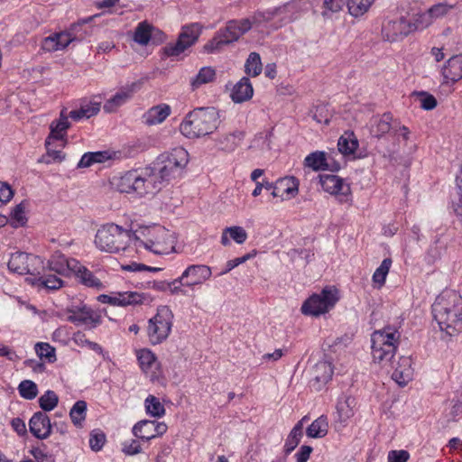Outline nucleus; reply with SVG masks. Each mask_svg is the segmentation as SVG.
<instances>
[{
	"mask_svg": "<svg viewBox=\"0 0 462 462\" xmlns=\"http://www.w3.org/2000/svg\"><path fill=\"white\" fill-rule=\"evenodd\" d=\"M188 162V152L182 147H176L160 155L153 168L130 171L120 176L116 182V189L136 198L153 195L163 181L180 177Z\"/></svg>",
	"mask_w": 462,
	"mask_h": 462,
	"instance_id": "obj_1",
	"label": "nucleus"
},
{
	"mask_svg": "<svg viewBox=\"0 0 462 462\" xmlns=\"http://www.w3.org/2000/svg\"><path fill=\"white\" fill-rule=\"evenodd\" d=\"M434 319L442 331L453 336L462 329V296L453 290H444L432 304Z\"/></svg>",
	"mask_w": 462,
	"mask_h": 462,
	"instance_id": "obj_2",
	"label": "nucleus"
},
{
	"mask_svg": "<svg viewBox=\"0 0 462 462\" xmlns=\"http://www.w3.org/2000/svg\"><path fill=\"white\" fill-rule=\"evenodd\" d=\"M261 11L254 12L249 17L232 19L226 23L225 27L219 29L213 38L203 47L207 53H217L226 46L239 41V39L253 28L264 25Z\"/></svg>",
	"mask_w": 462,
	"mask_h": 462,
	"instance_id": "obj_3",
	"label": "nucleus"
},
{
	"mask_svg": "<svg viewBox=\"0 0 462 462\" xmlns=\"http://www.w3.org/2000/svg\"><path fill=\"white\" fill-rule=\"evenodd\" d=\"M218 124V113L214 107H198L188 113L180 124V133L196 139L211 134Z\"/></svg>",
	"mask_w": 462,
	"mask_h": 462,
	"instance_id": "obj_4",
	"label": "nucleus"
},
{
	"mask_svg": "<svg viewBox=\"0 0 462 462\" xmlns=\"http://www.w3.org/2000/svg\"><path fill=\"white\" fill-rule=\"evenodd\" d=\"M137 246H143L156 254H169L174 249V233L161 225L140 227L133 235Z\"/></svg>",
	"mask_w": 462,
	"mask_h": 462,
	"instance_id": "obj_5",
	"label": "nucleus"
},
{
	"mask_svg": "<svg viewBox=\"0 0 462 462\" xmlns=\"http://www.w3.org/2000/svg\"><path fill=\"white\" fill-rule=\"evenodd\" d=\"M399 339L400 333L391 326L374 331L371 335L374 362L383 368L391 366L399 345Z\"/></svg>",
	"mask_w": 462,
	"mask_h": 462,
	"instance_id": "obj_6",
	"label": "nucleus"
},
{
	"mask_svg": "<svg viewBox=\"0 0 462 462\" xmlns=\"http://www.w3.org/2000/svg\"><path fill=\"white\" fill-rule=\"evenodd\" d=\"M132 234L116 224H107L96 234L97 247L106 253L115 254L124 251L129 245Z\"/></svg>",
	"mask_w": 462,
	"mask_h": 462,
	"instance_id": "obj_7",
	"label": "nucleus"
},
{
	"mask_svg": "<svg viewBox=\"0 0 462 462\" xmlns=\"http://www.w3.org/2000/svg\"><path fill=\"white\" fill-rule=\"evenodd\" d=\"M303 12L300 2L291 1L278 7L261 11L260 17H263L264 24L270 23L272 29L277 30L299 19Z\"/></svg>",
	"mask_w": 462,
	"mask_h": 462,
	"instance_id": "obj_8",
	"label": "nucleus"
},
{
	"mask_svg": "<svg viewBox=\"0 0 462 462\" xmlns=\"http://www.w3.org/2000/svg\"><path fill=\"white\" fill-rule=\"evenodd\" d=\"M172 312L167 306L158 309L154 317L149 319L147 336L151 344H161L169 337L172 327Z\"/></svg>",
	"mask_w": 462,
	"mask_h": 462,
	"instance_id": "obj_9",
	"label": "nucleus"
},
{
	"mask_svg": "<svg viewBox=\"0 0 462 462\" xmlns=\"http://www.w3.org/2000/svg\"><path fill=\"white\" fill-rule=\"evenodd\" d=\"M338 300L337 291L325 287L320 293H314L301 306V312L310 316H319L328 312Z\"/></svg>",
	"mask_w": 462,
	"mask_h": 462,
	"instance_id": "obj_10",
	"label": "nucleus"
},
{
	"mask_svg": "<svg viewBox=\"0 0 462 462\" xmlns=\"http://www.w3.org/2000/svg\"><path fill=\"white\" fill-rule=\"evenodd\" d=\"M202 32V26L198 23L182 26L175 43L167 44L164 49V54L167 57H177L191 47L199 40Z\"/></svg>",
	"mask_w": 462,
	"mask_h": 462,
	"instance_id": "obj_11",
	"label": "nucleus"
},
{
	"mask_svg": "<svg viewBox=\"0 0 462 462\" xmlns=\"http://www.w3.org/2000/svg\"><path fill=\"white\" fill-rule=\"evenodd\" d=\"M67 320L76 325H85L90 328L101 323V316L86 304L71 306L66 309Z\"/></svg>",
	"mask_w": 462,
	"mask_h": 462,
	"instance_id": "obj_12",
	"label": "nucleus"
},
{
	"mask_svg": "<svg viewBox=\"0 0 462 462\" xmlns=\"http://www.w3.org/2000/svg\"><path fill=\"white\" fill-rule=\"evenodd\" d=\"M393 138L396 142L393 149V153L411 156L416 152V140L407 126L397 124L393 128Z\"/></svg>",
	"mask_w": 462,
	"mask_h": 462,
	"instance_id": "obj_13",
	"label": "nucleus"
},
{
	"mask_svg": "<svg viewBox=\"0 0 462 462\" xmlns=\"http://www.w3.org/2000/svg\"><path fill=\"white\" fill-rule=\"evenodd\" d=\"M78 27H79V24H72L66 32L53 33L46 37L42 42V49L50 52L65 49L70 42L79 38L75 32Z\"/></svg>",
	"mask_w": 462,
	"mask_h": 462,
	"instance_id": "obj_14",
	"label": "nucleus"
},
{
	"mask_svg": "<svg viewBox=\"0 0 462 462\" xmlns=\"http://www.w3.org/2000/svg\"><path fill=\"white\" fill-rule=\"evenodd\" d=\"M211 269L204 264H192L187 267L176 282L184 281L186 287L200 285L211 276Z\"/></svg>",
	"mask_w": 462,
	"mask_h": 462,
	"instance_id": "obj_15",
	"label": "nucleus"
},
{
	"mask_svg": "<svg viewBox=\"0 0 462 462\" xmlns=\"http://www.w3.org/2000/svg\"><path fill=\"white\" fill-rule=\"evenodd\" d=\"M414 32L411 22L404 17L388 21L383 27V33L389 42H396Z\"/></svg>",
	"mask_w": 462,
	"mask_h": 462,
	"instance_id": "obj_16",
	"label": "nucleus"
},
{
	"mask_svg": "<svg viewBox=\"0 0 462 462\" xmlns=\"http://www.w3.org/2000/svg\"><path fill=\"white\" fill-rule=\"evenodd\" d=\"M135 84L132 83L121 87L112 97L104 104L103 109L106 113L117 111L119 107L130 101L135 92Z\"/></svg>",
	"mask_w": 462,
	"mask_h": 462,
	"instance_id": "obj_17",
	"label": "nucleus"
},
{
	"mask_svg": "<svg viewBox=\"0 0 462 462\" xmlns=\"http://www.w3.org/2000/svg\"><path fill=\"white\" fill-rule=\"evenodd\" d=\"M69 126L68 115L61 111L60 117L50 125V134L46 138V143L49 144L51 142H60V146L64 147L67 143L66 135Z\"/></svg>",
	"mask_w": 462,
	"mask_h": 462,
	"instance_id": "obj_18",
	"label": "nucleus"
},
{
	"mask_svg": "<svg viewBox=\"0 0 462 462\" xmlns=\"http://www.w3.org/2000/svg\"><path fill=\"white\" fill-rule=\"evenodd\" d=\"M299 191V180L293 176L280 178L275 181L273 199H292Z\"/></svg>",
	"mask_w": 462,
	"mask_h": 462,
	"instance_id": "obj_19",
	"label": "nucleus"
},
{
	"mask_svg": "<svg viewBox=\"0 0 462 462\" xmlns=\"http://www.w3.org/2000/svg\"><path fill=\"white\" fill-rule=\"evenodd\" d=\"M38 261L35 255L23 252H15L11 254L8 262V269L20 275L33 274L31 271V264Z\"/></svg>",
	"mask_w": 462,
	"mask_h": 462,
	"instance_id": "obj_20",
	"label": "nucleus"
},
{
	"mask_svg": "<svg viewBox=\"0 0 462 462\" xmlns=\"http://www.w3.org/2000/svg\"><path fill=\"white\" fill-rule=\"evenodd\" d=\"M319 181L323 190L331 195L346 198L350 194L349 184L339 176L325 174L320 176Z\"/></svg>",
	"mask_w": 462,
	"mask_h": 462,
	"instance_id": "obj_21",
	"label": "nucleus"
},
{
	"mask_svg": "<svg viewBox=\"0 0 462 462\" xmlns=\"http://www.w3.org/2000/svg\"><path fill=\"white\" fill-rule=\"evenodd\" d=\"M137 357L142 370L145 374H150V380L152 382L159 380L162 371L155 355L149 349H142L138 352Z\"/></svg>",
	"mask_w": 462,
	"mask_h": 462,
	"instance_id": "obj_22",
	"label": "nucleus"
},
{
	"mask_svg": "<svg viewBox=\"0 0 462 462\" xmlns=\"http://www.w3.org/2000/svg\"><path fill=\"white\" fill-rule=\"evenodd\" d=\"M30 432L39 439H47L51 433L49 416L43 411L35 412L29 420Z\"/></svg>",
	"mask_w": 462,
	"mask_h": 462,
	"instance_id": "obj_23",
	"label": "nucleus"
},
{
	"mask_svg": "<svg viewBox=\"0 0 462 462\" xmlns=\"http://www.w3.org/2000/svg\"><path fill=\"white\" fill-rule=\"evenodd\" d=\"M304 166L315 171L327 170L337 171L341 168V164L339 162L329 164L327 153L321 151H316L308 154L304 159Z\"/></svg>",
	"mask_w": 462,
	"mask_h": 462,
	"instance_id": "obj_24",
	"label": "nucleus"
},
{
	"mask_svg": "<svg viewBox=\"0 0 462 462\" xmlns=\"http://www.w3.org/2000/svg\"><path fill=\"white\" fill-rule=\"evenodd\" d=\"M152 34L154 36L158 35L161 41H163L165 38L162 31L156 29L148 22L143 21L137 24L133 40L141 46H146L150 42Z\"/></svg>",
	"mask_w": 462,
	"mask_h": 462,
	"instance_id": "obj_25",
	"label": "nucleus"
},
{
	"mask_svg": "<svg viewBox=\"0 0 462 462\" xmlns=\"http://www.w3.org/2000/svg\"><path fill=\"white\" fill-rule=\"evenodd\" d=\"M444 83L454 84L462 79V55H455L448 60L441 69Z\"/></svg>",
	"mask_w": 462,
	"mask_h": 462,
	"instance_id": "obj_26",
	"label": "nucleus"
},
{
	"mask_svg": "<svg viewBox=\"0 0 462 462\" xmlns=\"http://www.w3.org/2000/svg\"><path fill=\"white\" fill-rule=\"evenodd\" d=\"M171 107L165 103L153 106L143 115L144 125L152 126L163 123L171 115Z\"/></svg>",
	"mask_w": 462,
	"mask_h": 462,
	"instance_id": "obj_27",
	"label": "nucleus"
},
{
	"mask_svg": "<svg viewBox=\"0 0 462 462\" xmlns=\"http://www.w3.org/2000/svg\"><path fill=\"white\" fill-rule=\"evenodd\" d=\"M412 361L410 356H401L397 366L394 367L392 378L401 386H404L411 380L413 374V368L411 366Z\"/></svg>",
	"mask_w": 462,
	"mask_h": 462,
	"instance_id": "obj_28",
	"label": "nucleus"
},
{
	"mask_svg": "<svg viewBox=\"0 0 462 462\" xmlns=\"http://www.w3.org/2000/svg\"><path fill=\"white\" fill-rule=\"evenodd\" d=\"M333 369L331 364L327 361H320L316 364L313 369L312 386L320 390L323 385L332 379Z\"/></svg>",
	"mask_w": 462,
	"mask_h": 462,
	"instance_id": "obj_29",
	"label": "nucleus"
},
{
	"mask_svg": "<svg viewBox=\"0 0 462 462\" xmlns=\"http://www.w3.org/2000/svg\"><path fill=\"white\" fill-rule=\"evenodd\" d=\"M254 88L249 79L244 77L236 83L231 90L230 97L235 103H243L252 98Z\"/></svg>",
	"mask_w": 462,
	"mask_h": 462,
	"instance_id": "obj_30",
	"label": "nucleus"
},
{
	"mask_svg": "<svg viewBox=\"0 0 462 462\" xmlns=\"http://www.w3.org/2000/svg\"><path fill=\"white\" fill-rule=\"evenodd\" d=\"M77 260L63 254L53 255L49 261V268L60 275H69L77 267Z\"/></svg>",
	"mask_w": 462,
	"mask_h": 462,
	"instance_id": "obj_31",
	"label": "nucleus"
},
{
	"mask_svg": "<svg viewBox=\"0 0 462 462\" xmlns=\"http://www.w3.org/2000/svg\"><path fill=\"white\" fill-rule=\"evenodd\" d=\"M72 273L75 274L80 283L87 287L94 288L97 290L104 289V285L101 281L97 278L87 267L83 266L79 261L77 262V267H75Z\"/></svg>",
	"mask_w": 462,
	"mask_h": 462,
	"instance_id": "obj_32",
	"label": "nucleus"
},
{
	"mask_svg": "<svg viewBox=\"0 0 462 462\" xmlns=\"http://www.w3.org/2000/svg\"><path fill=\"white\" fill-rule=\"evenodd\" d=\"M392 122L393 116L389 113L374 117L371 125V134L375 137H381L391 130L393 133L396 125H392Z\"/></svg>",
	"mask_w": 462,
	"mask_h": 462,
	"instance_id": "obj_33",
	"label": "nucleus"
},
{
	"mask_svg": "<svg viewBox=\"0 0 462 462\" xmlns=\"http://www.w3.org/2000/svg\"><path fill=\"white\" fill-rule=\"evenodd\" d=\"M356 405L355 397L343 393L337 400V411L340 420L346 421L354 415V409Z\"/></svg>",
	"mask_w": 462,
	"mask_h": 462,
	"instance_id": "obj_34",
	"label": "nucleus"
},
{
	"mask_svg": "<svg viewBox=\"0 0 462 462\" xmlns=\"http://www.w3.org/2000/svg\"><path fill=\"white\" fill-rule=\"evenodd\" d=\"M26 281L39 288L55 291L63 286V281L56 275L45 274L40 277H28Z\"/></svg>",
	"mask_w": 462,
	"mask_h": 462,
	"instance_id": "obj_35",
	"label": "nucleus"
},
{
	"mask_svg": "<svg viewBox=\"0 0 462 462\" xmlns=\"http://www.w3.org/2000/svg\"><path fill=\"white\" fill-rule=\"evenodd\" d=\"M112 158L113 155L108 151L88 152L81 156L78 168H88L95 163L106 162Z\"/></svg>",
	"mask_w": 462,
	"mask_h": 462,
	"instance_id": "obj_36",
	"label": "nucleus"
},
{
	"mask_svg": "<svg viewBox=\"0 0 462 462\" xmlns=\"http://www.w3.org/2000/svg\"><path fill=\"white\" fill-rule=\"evenodd\" d=\"M244 137L245 133L243 131L236 130L220 136L217 139V146L223 151L232 152L241 143Z\"/></svg>",
	"mask_w": 462,
	"mask_h": 462,
	"instance_id": "obj_37",
	"label": "nucleus"
},
{
	"mask_svg": "<svg viewBox=\"0 0 462 462\" xmlns=\"http://www.w3.org/2000/svg\"><path fill=\"white\" fill-rule=\"evenodd\" d=\"M133 434L145 441L154 439V420H143L137 422L133 428Z\"/></svg>",
	"mask_w": 462,
	"mask_h": 462,
	"instance_id": "obj_38",
	"label": "nucleus"
},
{
	"mask_svg": "<svg viewBox=\"0 0 462 462\" xmlns=\"http://www.w3.org/2000/svg\"><path fill=\"white\" fill-rule=\"evenodd\" d=\"M302 435V420H299L292 428L285 440L283 447L285 455L291 454L296 448L300 442Z\"/></svg>",
	"mask_w": 462,
	"mask_h": 462,
	"instance_id": "obj_39",
	"label": "nucleus"
},
{
	"mask_svg": "<svg viewBox=\"0 0 462 462\" xmlns=\"http://www.w3.org/2000/svg\"><path fill=\"white\" fill-rule=\"evenodd\" d=\"M328 430V419L322 415L312 421L307 428L306 434L309 438L320 439L327 435Z\"/></svg>",
	"mask_w": 462,
	"mask_h": 462,
	"instance_id": "obj_40",
	"label": "nucleus"
},
{
	"mask_svg": "<svg viewBox=\"0 0 462 462\" xmlns=\"http://www.w3.org/2000/svg\"><path fill=\"white\" fill-rule=\"evenodd\" d=\"M338 152L343 155H352L358 148V141L353 134L343 135L337 142Z\"/></svg>",
	"mask_w": 462,
	"mask_h": 462,
	"instance_id": "obj_41",
	"label": "nucleus"
},
{
	"mask_svg": "<svg viewBox=\"0 0 462 462\" xmlns=\"http://www.w3.org/2000/svg\"><path fill=\"white\" fill-rule=\"evenodd\" d=\"M87 415V402L85 401H78L72 406L69 411V417L72 423L76 427H82V423Z\"/></svg>",
	"mask_w": 462,
	"mask_h": 462,
	"instance_id": "obj_42",
	"label": "nucleus"
},
{
	"mask_svg": "<svg viewBox=\"0 0 462 462\" xmlns=\"http://www.w3.org/2000/svg\"><path fill=\"white\" fill-rule=\"evenodd\" d=\"M374 2V0H348L349 14L354 17H361L368 12Z\"/></svg>",
	"mask_w": 462,
	"mask_h": 462,
	"instance_id": "obj_43",
	"label": "nucleus"
},
{
	"mask_svg": "<svg viewBox=\"0 0 462 462\" xmlns=\"http://www.w3.org/2000/svg\"><path fill=\"white\" fill-rule=\"evenodd\" d=\"M144 300L143 294L137 291H124L116 293V305L127 306L143 303Z\"/></svg>",
	"mask_w": 462,
	"mask_h": 462,
	"instance_id": "obj_44",
	"label": "nucleus"
},
{
	"mask_svg": "<svg viewBox=\"0 0 462 462\" xmlns=\"http://www.w3.org/2000/svg\"><path fill=\"white\" fill-rule=\"evenodd\" d=\"M10 225L14 227L24 226L28 221L27 214L23 204H16L12 209L9 217Z\"/></svg>",
	"mask_w": 462,
	"mask_h": 462,
	"instance_id": "obj_45",
	"label": "nucleus"
},
{
	"mask_svg": "<svg viewBox=\"0 0 462 462\" xmlns=\"http://www.w3.org/2000/svg\"><path fill=\"white\" fill-rule=\"evenodd\" d=\"M146 412L155 418H161L165 414V408L160 400L154 395H149L144 401Z\"/></svg>",
	"mask_w": 462,
	"mask_h": 462,
	"instance_id": "obj_46",
	"label": "nucleus"
},
{
	"mask_svg": "<svg viewBox=\"0 0 462 462\" xmlns=\"http://www.w3.org/2000/svg\"><path fill=\"white\" fill-rule=\"evenodd\" d=\"M216 78L215 69L210 67H203L199 69L195 78L191 79V85L194 88L201 85L212 82Z\"/></svg>",
	"mask_w": 462,
	"mask_h": 462,
	"instance_id": "obj_47",
	"label": "nucleus"
},
{
	"mask_svg": "<svg viewBox=\"0 0 462 462\" xmlns=\"http://www.w3.org/2000/svg\"><path fill=\"white\" fill-rule=\"evenodd\" d=\"M245 73L256 77L261 74L263 65L261 57L257 52H251L245 64Z\"/></svg>",
	"mask_w": 462,
	"mask_h": 462,
	"instance_id": "obj_48",
	"label": "nucleus"
},
{
	"mask_svg": "<svg viewBox=\"0 0 462 462\" xmlns=\"http://www.w3.org/2000/svg\"><path fill=\"white\" fill-rule=\"evenodd\" d=\"M43 412L52 411L59 402V397L54 391H46L38 400Z\"/></svg>",
	"mask_w": 462,
	"mask_h": 462,
	"instance_id": "obj_49",
	"label": "nucleus"
},
{
	"mask_svg": "<svg viewBox=\"0 0 462 462\" xmlns=\"http://www.w3.org/2000/svg\"><path fill=\"white\" fill-rule=\"evenodd\" d=\"M21 397L25 400H33L38 395L37 384L31 380H23L18 385Z\"/></svg>",
	"mask_w": 462,
	"mask_h": 462,
	"instance_id": "obj_50",
	"label": "nucleus"
},
{
	"mask_svg": "<svg viewBox=\"0 0 462 462\" xmlns=\"http://www.w3.org/2000/svg\"><path fill=\"white\" fill-rule=\"evenodd\" d=\"M34 348L41 359L45 358L49 363H54L56 361L55 348L49 343H36Z\"/></svg>",
	"mask_w": 462,
	"mask_h": 462,
	"instance_id": "obj_51",
	"label": "nucleus"
},
{
	"mask_svg": "<svg viewBox=\"0 0 462 462\" xmlns=\"http://www.w3.org/2000/svg\"><path fill=\"white\" fill-rule=\"evenodd\" d=\"M392 265V260L385 258L373 274V282L382 286L384 284L386 276Z\"/></svg>",
	"mask_w": 462,
	"mask_h": 462,
	"instance_id": "obj_52",
	"label": "nucleus"
},
{
	"mask_svg": "<svg viewBox=\"0 0 462 462\" xmlns=\"http://www.w3.org/2000/svg\"><path fill=\"white\" fill-rule=\"evenodd\" d=\"M455 8L454 5L448 4L447 2L438 3L429 8V11L435 22L438 19L444 18L447 16L453 9Z\"/></svg>",
	"mask_w": 462,
	"mask_h": 462,
	"instance_id": "obj_53",
	"label": "nucleus"
},
{
	"mask_svg": "<svg viewBox=\"0 0 462 462\" xmlns=\"http://www.w3.org/2000/svg\"><path fill=\"white\" fill-rule=\"evenodd\" d=\"M345 5V0H324L322 5V16L330 18L333 14L338 13Z\"/></svg>",
	"mask_w": 462,
	"mask_h": 462,
	"instance_id": "obj_54",
	"label": "nucleus"
},
{
	"mask_svg": "<svg viewBox=\"0 0 462 462\" xmlns=\"http://www.w3.org/2000/svg\"><path fill=\"white\" fill-rule=\"evenodd\" d=\"M433 23V18L431 17V14L428 10L424 13L417 14L414 17V21L411 22V26L414 27V31L423 30L429 27Z\"/></svg>",
	"mask_w": 462,
	"mask_h": 462,
	"instance_id": "obj_55",
	"label": "nucleus"
},
{
	"mask_svg": "<svg viewBox=\"0 0 462 462\" xmlns=\"http://www.w3.org/2000/svg\"><path fill=\"white\" fill-rule=\"evenodd\" d=\"M106 442V435L100 430H94L90 433L89 446L93 451H99Z\"/></svg>",
	"mask_w": 462,
	"mask_h": 462,
	"instance_id": "obj_56",
	"label": "nucleus"
},
{
	"mask_svg": "<svg viewBox=\"0 0 462 462\" xmlns=\"http://www.w3.org/2000/svg\"><path fill=\"white\" fill-rule=\"evenodd\" d=\"M55 142H51L49 144L45 142V146L47 149V153L43 158V162L46 163H51L55 162H61L64 159V154L55 148H52V145Z\"/></svg>",
	"mask_w": 462,
	"mask_h": 462,
	"instance_id": "obj_57",
	"label": "nucleus"
},
{
	"mask_svg": "<svg viewBox=\"0 0 462 462\" xmlns=\"http://www.w3.org/2000/svg\"><path fill=\"white\" fill-rule=\"evenodd\" d=\"M226 233H228L230 238L236 243L241 245L247 239L246 231L241 226H230L226 228Z\"/></svg>",
	"mask_w": 462,
	"mask_h": 462,
	"instance_id": "obj_58",
	"label": "nucleus"
},
{
	"mask_svg": "<svg viewBox=\"0 0 462 462\" xmlns=\"http://www.w3.org/2000/svg\"><path fill=\"white\" fill-rule=\"evenodd\" d=\"M83 109V113H85V117L89 118L93 116H96L100 110V101L91 100L86 104L81 106Z\"/></svg>",
	"mask_w": 462,
	"mask_h": 462,
	"instance_id": "obj_59",
	"label": "nucleus"
},
{
	"mask_svg": "<svg viewBox=\"0 0 462 462\" xmlns=\"http://www.w3.org/2000/svg\"><path fill=\"white\" fill-rule=\"evenodd\" d=\"M420 105L425 110H431L437 106V100L432 95L423 92L420 95Z\"/></svg>",
	"mask_w": 462,
	"mask_h": 462,
	"instance_id": "obj_60",
	"label": "nucleus"
},
{
	"mask_svg": "<svg viewBox=\"0 0 462 462\" xmlns=\"http://www.w3.org/2000/svg\"><path fill=\"white\" fill-rule=\"evenodd\" d=\"M410 457V454L408 451L401 449V450H391L388 453V462H407Z\"/></svg>",
	"mask_w": 462,
	"mask_h": 462,
	"instance_id": "obj_61",
	"label": "nucleus"
},
{
	"mask_svg": "<svg viewBox=\"0 0 462 462\" xmlns=\"http://www.w3.org/2000/svg\"><path fill=\"white\" fill-rule=\"evenodd\" d=\"M14 197V189L4 181H0V202H10Z\"/></svg>",
	"mask_w": 462,
	"mask_h": 462,
	"instance_id": "obj_62",
	"label": "nucleus"
},
{
	"mask_svg": "<svg viewBox=\"0 0 462 462\" xmlns=\"http://www.w3.org/2000/svg\"><path fill=\"white\" fill-rule=\"evenodd\" d=\"M313 448L310 446L302 445L295 454L296 462H307Z\"/></svg>",
	"mask_w": 462,
	"mask_h": 462,
	"instance_id": "obj_63",
	"label": "nucleus"
},
{
	"mask_svg": "<svg viewBox=\"0 0 462 462\" xmlns=\"http://www.w3.org/2000/svg\"><path fill=\"white\" fill-rule=\"evenodd\" d=\"M11 426L13 430L19 435L24 436L27 433L26 425L24 421L20 418H14L11 420Z\"/></svg>",
	"mask_w": 462,
	"mask_h": 462,
	"instance_id": "obj_64",
	"label": "nucleus"
}]
</instances>
